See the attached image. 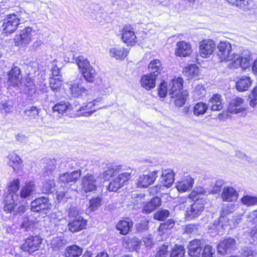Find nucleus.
I'll return each mask as SVG.
<instances>
[{"label":"nucleus","instance_id":"23","mask_svg":"<svg viewBox=\"0 0 257 257\" xmlns=\"http://www.w3.org/2000/svg\"><path fill=\"white\" fill-rule=\"evenodd\" d=\"M52 109L53 112L57 113L58 115H63L72 110V106L68 101L62 100L57 102Z\"/></svg>","mask_w":257,"mask_h":257},{"label":"nucleus","instance_id":"5","mask_svg":"<svg viewBox=\"0 0 257 257\" xmlns=\"http://www.w3.org/2000/svg\"><path fill=\"white\" fill-rule=\"evenodd\" d=\"M36 31L29 26L26 27L16 34L14 39V45L18 47L24 48L32 42Z\"/></svg>","mask_w":257,"mask_h":257},{"label":"nucleus","instance_id":"10","mask_svg":"<svg viewBox=\"0 0 257 257\" xmlns=\"http://www.w3.org/2000/svg\"><path fill=\"white\" fill-rule=\"evenodd\" d=\"M68 215L70 219L67 224V228L70 232L74 233L86 228L87 220L83 216L78 214L73 216L71 212H69Z\"/></svg>","mask_w":257,"mask_h":257},{"label":"nucleus","instance_id":"33","mask_svg":"<svg viewBox=\"0 0 257 257\" xmlns=\"http://www.w3.org/2000/svg\"><path fill=\"white\" fill-rule=\"evenodd\" d=\"M35 185L32 181L26 182L22 187L20 192V196L22 199L29 198L35 191Z\"/></svg>","mask_w":257,"mask_h":257},{"label":"nucleus","instance_id":"51","mask_svg":"<svg viewBox=\"0 0 257 257\" xmlns=\"http://www.w3.org/2000/svg\"><path fill=\"white\" fill-rule=\"evenodd\" d=\"M101 199L99 197H93L89 201V208L90 211H94L101 205Z\"/></svg>","mask_w":257,"mask_h":257},{"label":"nucleus","instance_id":"55","mask_svg":"<svg viewBox=\"0 0 257 257\" xmlns=\"http://www.w3.org/2000/svg\"><path fill=\"white\" fill-rule=\"evenodd\" d=\"M40 110V109L33 106L30 109L26 110L25 112L28 117L34 118L38 115Z\"/></svg>","mask_w":257,"mask_h":257},{"label":"nucleus","instance_id":"44","mask_svg":"<svg viewBox=\"0 0 257 257\" xmlns=\"http://www.w3.org/2000/svg\"><path fill=\"white\" fill-rule=\"evenodd\" d=\"M205 193L206 191L204 189L202 188H196L193 190L188 195V198L194 202L197 201L198 200H204L203 198H201L200 196L205 194Z\"/></svg>","mask_w":257,"mask_h":257},{"label":"nucleus","instance_id":"53","mask_svg":"<svg viewBox=\"0 0 257 257\" xmlns=\"http://www.w3.org/2000/svg\"><path fill=\"white\" fill-rule=\"evenodd\" d=\"M174 225L175 221L172 219H169L160 224L159 227V230L160 231L164 232V231L172 228Z\"/></svg>","mask_w":257,"mask_h":257},{"label":"nucleus","instance_id":"63","mask_svg":"<svg viewBox=\"0 0 257 257\" xmlns=\"http://www.w3.org/2000/svg\"><path fill=\"white\" fill-rule=\"evenodd\" d=\"M251 66L252 73L257 76V58L253 61Z\"/></svg>","mask_w":257,"mask_h":257},{"label":"nucleus","instance_id":"64","mask_svg":"<svg viewBox=\"0 0 257 257\" xmlns=\"http://www.w3.org/2000/svg\"><path fill=\"white\" fill-rule=\"evenodd\" d=\"M60 69L56 65H54L53 66V67L52 68V72L53 75H54L55 74L56 76H60Z\"/></svg>","mask_w":257,"mask_h":257},{"label":"nucleus","instance_id":"43","mask_svg":"<svg viewBox=\"0 0 257 257\" xmlns=\"http://www.w3.org/2000/svg\"><path fill=\"white\" fill-rule=\"evenodd\" d=\"M63 84V80L62 79V76L60 75L58 77H52L49 80V87L53 91H60Z\"/></svg>","mask_w":257,"mask_h":257},{"label":"nucleus","instance_id":"42","mask_svg":"<svg viewBox=\"0 0 257 257\" xmlns=\"http://www.w3.org/2000/svg\"><path fill=\"white\" fill-rule=\"evenodd\" d=\"M185 248L181 244H176L170 251V257H185Z\"/></svg>","mask_w":257,"mask_h":257},{"label":"nucleus","instance_id":"60","mask_svg":"<svg viewBox=\"0 0 257 257\" xmlns=\"http://www.w3.org/2000/svg\"><path fill=\"white\" fill-rule=\"evenodd\" d=\"M28 209V204L25 202L20 205L15 211V214H22L24 213Z\"/></svg>","mask_w":257,"mask_h":257},{"label":"nucleus","instance_id":"58","mask_svg":"<svg viewBox=\"0 0 257 257\" xmlns=\"http://www.w3.org/2000/svg\"><path fill=\"white\" fill-rule=\"evenodd\" d=\"M155 211L154 208L153 207L150 201L146 202L144 203L142 212L145 214H149Z\"/></svg>","mask_w":257,"mask_h":257},{"label":"nucleus","instance_id":"3","mask_svg":"<svg viewBox=\"0 0 257 257\" xmlns=\"http://www.w3.org/2000/svg\"><path fill=\"white\" fill-rule=\"evenodd\" d=\"M183 87L184 80L181 77H175L170 82L169 95L178 107L184 105L189 97L188 91Z\"/></svg>","mask_w":257,"mask_h":257},{"label":"nucleus","instance_id":"59","mask_svg":"<svg viewBox=\"0 0 257 257\" xmlns=\"http://www.w3.org/2000/svg\"><path fill=\"white\" fill-rule=\"evenodd\" d=\"M34 224V221L30 220L28 217H26L21 224V227L27 229L33 226Z\"/></svg>","mask_w":257,"mask_h":257},{"label":"nucleus","instance_id":"31","mask_svg":"<svg viewBox=\"0 0 257 257\" xmlns=\"http://www.w3.org/2000/svg\"><path fill=\"white\" fill-rule=\"evenodd\" d=\"M83 252V248L76 244L68 246L64 252V257H79Z\"/></svg>","mask_w":257,"mask_h":257},{"label":"nucleus","instance_id":"37","mask_svg":"<svg viewBox=\"0 0 257 257\" xmlns=\"http://www.w3.org/2000/svg\"><path fill=\"white\" fill-rule=\"evenodd\" d=\"M9 163L10 166L13 168L14 171L19 170L21 168L23 162L20 157L16 153H12L8 156Z\"/></svg>","mask_w":257,"mask_h":257},{"label":"nucleus","instance_id":"14","mask_svg":"<svg viewBox=\"0 0 257 257\" xmlns=\"http://www.w3.org/2000/svg\"><path fill=\"white\" fill-rule=\"evenodd\" d=\"M100 100L97 99L86 103L77 110V115L83 116H90L92 113L101 108L100 106Z\"/></svg>","mask_w":257,"mask_h":257},{"label":"nucleus","instance_id":"50","mask_svg":"<svg viewBox=\"0 0 257 257\" xmlns=\"http://www.w3.org/2000/svg\"><path fill=\"white\" fill-rule=\"evenodd\" d=\"M215 250L210 244H205L201 257H214Z\"/></svg>","mask_w":257,"mask_h":257},{"label":"nucleus","instance_id":"12","mask_svg":"<svg viewBox=\"0 0 257 257\" xmlns=\"http://www.w3.org/2000/svg\"><path fill=\"white\" fill-rule=\"evenodd\" d=\"M236 248V241L232 237H226L219 241L216 249L217 253L225 255L231 253Z\"/></svg>","mask_w":257,"mask_h":257},{"label":"nucleus","instance_id":"17","mask_svg":"<svg viewBox=\"0 0 257 257\" xmlns=\"http://www.w3.org/2000/svg\"><path fill=\"white\" fill-rule=\"evenodd\" d=\"M81 188L85 193L95 191L97 189V179L91 173H87L81 179Z\"/></svg>","mask_w":257,"mask_h":257},{"label":"nucleus","instance_id":"11","mask_svg":"<svg viewBox=\"0 0 257 257\" xmlns=\"http://www.w3.org/2000/svg\"><path fill=\"white\" fill-rule=\"evenodd\" d=\"M215 42L209 39H204L199 42V54L203 58H209L215 52L216 49Z\"/></svg>","mask_w":257,"mask_h":257},{"label":"nucleus","instance_id":"45","mask_svg":"<svg viewBox=\"0 0 257 257\" xmlns=\"http://www.w3.org/2000/svg\"><path fill=\"white\" fill-rule=\"evenodd\" d=\"M158 95L160 98L167 96L168 91V84L164 80H162L158 87Z\"/></svg>","mask_w":257,"mask_h":257},{"label":"nucleus","instance_id":"27","mask_svg":"<svg viewBox=\"0 0 257 257\" xmlns=\"http://www.w3.org/2000/svg\"><path fill=\"white\" fill-rule=\"evenodd\" d=\"M4 211L7 213H10L14 211L17 205L14 195L13 194H7L4 198Z\"/></svg>","mask_w":257,"mask_h":257},{"label":"nucleus","instance_id":"2","mask_svg":"<svg viewBox=\"0 0 257 257\" xmlns=\"http://www.w3.org/2000/svg\"><path fill=\"white\" fill-rule=\"evenodd\" d=\"M117 170L112 166H109L102 173V177L105 181H108L110 178L113 177L109 182L106 187L107 190L109 192H117L124 186L128 184L132 177V172H124L117 174Z\"/></svg>","mask_w":257,"mask_h":257},{"label":"nucleus","instance_id":"46","mask_svg":"<svg viewBox=\"0 0 257 257\" xmlns=\"http://www.w3.org/2000/svg\"><path fill=\"white\" fill-rule=\"evenodd\" d=\"M20 187V180L19 179H14L8 186V194H13L14 195V194L16 193L19 190Z\"/></svg>","mask_w":257,"mask_h":257},{"label":"nucleus","instance_id":"32","mask_svg":"<svg viewBox=\"0 0 257 257\" xmlns=\"http://www.w3.org/2000/svg\"><path fill=\"white\" fill-rule=\"evenodd\" d=\"M251 83L252 81L249 76H241L236 82V88L240 92L246 91L250 87Z\"/></svg>","mask_w":257,"mask_h":257},{"label":"nucleus","instance_id":"52","mask_svg":"<svg viewBox=\"0 0 257 257\" xmlns=\"http://www.w3.org/2000/svg\"><path fill=\"white\" fill-rule=\"evenodd\" d=\"M206 89L203 85H197L194 90V95L198 99H202L206 94Z\"/></svg>","mask_w":257,"mask_h":257},{"label":"nucleus","instance_id":"28","mask_svg":"<svg viewBox=\"0 0 257 257\" xmlns=\"http://www.w3.org/2000/svg\"><path fill=\"white\" fill-rule=\"evenodd\" d=\"M183 74L187 77V80H191L196 77L199 73V69L195 64H189L183 69Z\"/></svg>","mask_w":257,"mask_h":257},{"label":"nucleus","instance_id":"21","mask_svg":"<svg viewBox=\"0 0 257 257\" xmlns=\"http://www.w3.org/2000/svg\"><path fill=\"white\" fill-rule=\"evenodd\" d=\"M21 70L17 66H13L8 73V81L12 86H19L22 83V79L20 77Z\"/></svg>","mask_w":257,"mask_h":257},{"label":"nucleus","instance_id":"20","mask_svg":"<svg viewBox=\"0 0 257 257\" xmlns=\"http://www.w3.org/2000/svg\"><path fill=\"white\" fill-rule=\"evenodd\" d=\"M175 49V55L177 57H187L190 56L192 52V46L190 43L184 40L178 41L176 43Z\"/></svg>","mask_w":257,"mask_h":257},{"label":"nucleus","instance_id":"49","mask_svg":"<svg viewBox=\"0 0 257 257\" xmlns=\"http://www.w3.org/2000/svg\"><path fill=\"white\" fill-rule=\"evenodd\" d=\"M127 245H131L134 250H137L140 248L142 244V240L136 236L132 238H128L126 241Z\"/></svg>","mask_w":257,"mask_h":257},{"label":"nucleus","instance_id":"25","mask_svg":"<svg viewBox=\"0 0 257 257\" xmlns=\"http://www.w3.org/2000/svg\"><path fill=\"white\" fill-rule=\"evenodd\" d=\"M221 197L223 201H235L238 199V193L233 187L227 186L223 188Z\"/></svg>","mask_w":257,"mask_h":257},{"label":"nucleus","instance_id":"26","mask_svg":"<svg viewBox=\"0 0 257 257\" xmlns=\"http://www.w3.org/2000/svg\"><path fill=\"white\" fill-rule=\"evenodd\" d=\"M228 3L244 11H250L255 6L253 0H229Z\"/></svg>","mask_w":257,"mask_h":257},{"label":"nucleus","instance_id":"18","mask_svg":"<svg viewBox=\"0 0 257 257\" xmlns=\"http://www.w3.org/2000/svg\"><path fill=\"white\" fill-rule=\"evenodd\" d=\"M158 176V171L149 172L148 174L139 176L136 185L141 188H147L153 184Z\"/></svg>","mask_w":257,"mask_h":257},{"label":"nucleus","instance_id":"56","mask_svg":"<svg viewBox=\"0 0 257 257\" xmlns=\"http://www.w3.org/2000/svg\"><path fill=\"white\" fill-rule=\"evenodd\" d=\"M198 228V224H188L184 226V233L188 234H192L197 231Z\"/></svg>","mask_w":257,"mask_h":257},{"label":"nucleus","instance_id":"8","mask_svg":"<svg viewBox=\"0 0 257 257\" xmlns=\"http://www.w3.org/2000/svg\"><path fill=\"white\" fill-rule=\"evenodd\" d=\"M120 39L126 46L133 47L138 43V40L134 27L130 24L124 25L120 30Z\"/></svg>","mask_w":257,"mask_h":257},{"label":"nucleus","instance_id":"38","mask_svg":"<svg viewBox=\"0 0 257 257\" xmlns=\"http://www.w3.org/2000/svg\"><path fill=\"white\" fill-rule=\"evenodd\" d=\"M208 109V104L205 102L200 101L194 104L192 111L195 116H199L205 114Z\"/></svg>","mask_w":257,"mask_h":257},{"label":"nucleus","instance_id":"35","mask_svg":"<svg viewBox=\"0 0 257 257\" xmlns=\"http://www.w3.org/2000/svg\"><path fill=\"white\" fill-rule=\"evenodd\" d=\"M175 173L170 169L164 170L162 174V183L163 185L169 188L171 187L174 182Z\"/></svg>","mask_w":257,"mask_h":257},{"label":"nucleus","instance_id":"39","mask_svg":"<svg viewBox=\"0 0 257 257\" xmlns=\"http://www.w3.org/2000/svg\"><path fill=\"white\" fill-rule=\"evenodd\" d=\"M81 73L87 82L92 83L96 79L97 72L93 67L81 72Z\"/></svg>","mask_w":257,"mask_h":257},{"label":"nucleus","instance_id":"62","mask_svg":"<svg viewBox=\"0 0 257 257\" xmlns=\"http://www.w3.org/2000/svg\"><path fill=\"white\" fill-rule=\"evenodd\" d=\"M221 190V185H218L216 183L213 186L210 193L212 194H216L219 193Z\"/></svg>","mask_w":257,"mask_h":257},{"label":"nucleus","instance_id":"29","mask_svg":"<svg viewBox=\"0 0 257 257\" xmlns=\"http://www.w3.org/2000/svg\"><path fill=\"white\" fill-rule=\"evenodd\" d=\"M129 53V50L123 47H114L109 50L110 56L117 60H124Z\"/></svg>","mask_w":257,"mask_h":257},{"label":"nucleus","instance_id":"4","mask_svg":"<svg viewBox=\"0 0 257 257\" xmlns=\"http://www.w3.org/2000/svg\"><path fill=\"white\" fill-rule=\"evenodd\" d=\"M244 100L240 96H235L231 99L228 103L227 108L218 115L220 120H224L232 114L241 113L246 114L247 109L244 106Z\"/></svg>","mask_w":257,"mask_h":257},{"label":"nucleus","instance_id":"19","mask_svg":"<svg viewBox=\"0 0 257 257\" xmlns=\"http://www.w3.org/2000/svg\"><path fill=\"white\" fill-rule=\"evenodd\" d=\"M134 222L129 217H123L117 222L115 228L123 235L128 234L132 230Z\"/></svg>","mask_w":257,"mask_h":257},{"label":"nucleus","instance_id":"22","mask_svg":"<svg viewBox=\"0 0 257 257\" xmlns=\"http://www.w3.org/2000/svg\"><path fill=\"white\" fill-rule=\"evenodd\" d=\"M157 77L150 73L144 74L142 76L140 82L142 87L149 91L154 89L156 85Z\"/></svg>","mask_w":257,"mask_h":257},{"label":"nucleus","instance_id":"13","mask_svg":"<svg viewBox=\"0 0 257 257\" xmlns=\"http://www.w3.org/2000/svg\"><path fill=\"white\" fill-rule=\"evenodd\" d=\"M205 204L204 200H198L191 204L186 211V219L190 220L200 215L204 209Z\"/></svg>","mask_w":257,"mask_h":257},{"label":"nucleus","instance_id":"30","mask_svg":"<svg viewBox=\"0 0 257 257\" xmlns=\"http://www.w3.org/2000/svg\"><path fill=\"white\" fill-rule=\"evenodd\" d=\"M69 89L71 96L75 98L88 94V90L77 83H73L70 87Z\"/></svg>","mask_w":257,"mask_h":257},{"label":"nucleus","instance_id":"7","mask_svg":"<svg viewBox=\"0 0 257 257\" xmlns=\"http://www.w3.org/2000/svg\"><path fill=\"white\" fill-rule=\"evenodd\" d=\"M52 204L48 197L41 196L36 198L30 204L31 211L35 213L47 214L51 210Z\"/></svg>","mask_w":257,"mask_h":257},{"label":"nucleus","instance_id":"48","mask_svg":"<svg viewBox=\"0 0 257 257\" xmlns=\"http://www.w3.org/2000/svg\"><path fill=\"white\" fill-rule=\"evenodd\" d=\"M170 215V212L167 209H162L157 211L154 214V218L158 221H163Z\"/></svg>","mask_w":257,"mask_h":257},{"label":"nucleus","instance_id":"47","mask_svg":"<svg viewBox=\"0 0 257 257\" xmlns=\"http://www.w3.org/2000/svg\"><path fill=\"white\" fill-rule=\"evenodd\" d=\"M241 203L247 206H251L257 205V197L250 195H244L240 199Z\"/></svg>","mask_w":257,"mask_h":257},{"label":"nucleus","instance_id":"1","mask_svg":"<svg viewBox=\"0 0 257 257\" xmlns=\"http://www.w3.org/2000/svg\"><path fill=\"white\" fill-rule=\"evenodd\" d=\"M217 56L220 62H229L227 67L230 70L239 68L242 71L250 67L252 60L251 55L249 53H233L231 44L227 41H220L217 46Z\"/></svg>","mask_w":257,"mask_h":257},{"label":"nucleus","instance_id":"61","mask_svg":"<svg viewBox=\"0 0 257 257\" xmlns=\"http://www.w3.org/2000/svg\"><path fill=\"white\" fill-rule=\"evenodd\" d=\"M143 241L146 247L151 248L154 245L153 239L149 236L144 237Z\"/></svg>","mask_w":257,"mask_h":257},{"label":"nucleus","instance_id":"6","mask_svg":"<svg viewBox=\"0 0 257 257\" xmlns=\"http://www.w3.org/2000/svg\"><path fill=\"white\" fill-rule=\"evenodd\" d=\"M43 242V238L39 235H30L26 238L20 246L21 249L29 254L39 250Z\"/></svg>","mask_w":257,"mask_h":257},{"label":"nucleus","instance_id":"34","mask_svg":"<svg viewBox=\"0 0 257 257\" xmlns=\"http://www.w3.org/2000/svg\"><path fill=\"white\" fill-rule=\"evenodd\" d=\"M148 68L151 71L150 73L153 75L158 76L160 75L163 70V66L160 60L155 59L150 61L148 64Z\"/></svg>","mask_w":257,"mask_h":257},{"label":"nucleus","instance_id":"15","mask_svg":"<svg viewBox=\"0 0 257 257\" xmlns=\"http://www.w3.org/2000/svg\"><path fill=\"white\" fill-rule=\"evenodd\" d=\"M20 21L16 14L8 15L3 24L4 33L8 35L15 32L20 24Z\"/></svg>","mask_w":257,"mask_h":257},{"label":"nucleus","instance_id":"9","mask_svg":"<svg viewBox=\"0 0 257 257\" xmlns=\"http://www.w3.org/2000/svg\"><path fill=\"white\" fill-rule=\"evenodd\" d=\"M81 175L82 171L80 169L66 172L59 175L58 181L63 187H71L79 181Z\"/></svg>","mask_w":257,"mask_h":257},{"label":"nucleus","instance_id":"41","mask_svg":"<svg viewBox=\"0 0 257 257\" xmlns=\"http://www.w3.org/2000/svg\"><path fill=\"white\" fill-rule=\"evenodd\" d=\"M80 73L92 67L88 59L83 56H79L75 59Z\"/></svg>","mask_w":257,"mask_h":257},{"label":"nucleus","instance_id":"16","mask_svg":"<svg viewBox=\"0 0 257 257\" xmlns=\"http://www.w3.org/2000/svg\"><path fill=\"white\" fill-rule=\"evenodd\" d=\"M204 245L202 239L195 238L190 240L187 245L188 255L190 257H201Z\"/></svg>","mask_w":257,"mask_h":257},{"label":"nucleus","instance_id":"40","mask_svg":"<svg viewBox=\"0 0 257 257\" xmlns=\"http://www.w3.org/2000/svg\"><path fill=\"white\" fill-rule=\"evenodd\" d=\"M56 187L55 181L54 179L46 180L43 184L42 191L45 194H50L53 192Z\"/></svg>","mask_w":257,"mask_h":257},{"label":"nucleus","instance_id":"57","mask_svg":"<svg viewBox=\"0 0 257 257\" xmlns=\"http://www.w3.org/2000/svg\"><path fill=\"white\" fill-rule=\"evenodd\" d=\"M155 210L158 208L162 204V200L160 197L155 196L149 201Z\"/></svg>","mask_w":257,"mask_h":257},{"label":"nucleus","instance_id":"54","mask_svg":"<svg viewBox=\"0 0 257 257\" xmlns=\"http://www.w3.org/2000/svg\"><path fill=\"white\" fill-rule=\"evenodd\" d=\"M168 245H162L157 251L155 257H167L168 253Z\"/></svg>","mask_w":257,"mask_h":257},{"label":"nucleus","instance_id":"36","mask_svg":"<svg viewBox=\"0 0 257 257\" xmlns=\"http://www.w3.org/2000/svg\"><path fill=\"white\" fill-rule=\"evenodd\" d=\"M193 184V179L190 177L178 182L176 188L180 192H184L191 188Z\"/></svg>","mask_w":257,"mask_h":257},{"label":"nucleus","instance_id":"24","mask_svg":"<svg viewBox=\"0 0 257 257\" xmlns=\"http://www.w3.org/2000/svg\"><path fill=\"white\" fill-rule=\"evenodd\" d=\"M210 109L213 111H220L224 107V102L222 95L219 93H214L209 99Z\"/></svg>","mask_w":257,"mask_h":257}]
</instances>
